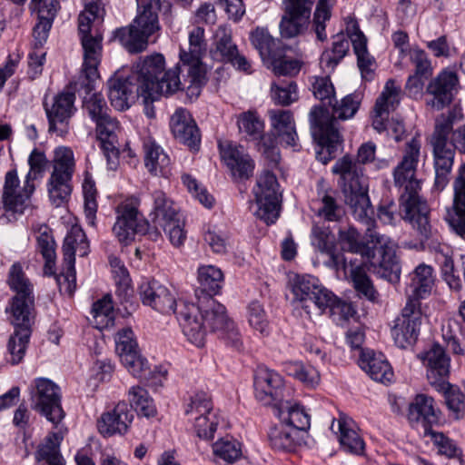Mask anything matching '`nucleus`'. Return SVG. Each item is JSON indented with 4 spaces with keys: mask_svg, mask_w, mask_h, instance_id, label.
I'll use <instances>...</instances> for the list:
<instances>
[{
    "mask_svg": "<svg viewBox=\"0 0 465 465\" xmlns=\"http://www.w3.org/2000/svg\"><path fill=\"white\" fill-rule=\"evenodd\" d=\"M420 148V141L411 138L406 143L401 161L393 170L394 185L401 190L399 214L393 203L381 206L378 214L380 220L388 224L395 223L398 216L408 221L418 232L420 242H424L433 236L434 231L429 221L428 205L419 195L420 183L416 178V172Z\"/></svg>",
    "mask_w": 465,
    "mask_h": 465,
    "instance_id": "f257e3e1",
    "label": "nucleus"
},
{
    "mask_svg": "<svg viewBox=\"0 0 465 465\" xmlns=\"http://www.w3.org/2000/svg\"><path fill=\"white\" fill-rule=\"evenodd\" d=\"M6 284L15 294L5 308V313L14 326V333L7 342L5 361L11 365H16L23 361L32 334L35 299L34 284L20 262H15L9 269Z\"/></svg>",
    "mask_w": 465,
    "mask_h": 465,
    "instance_id": "f03ea898",
    "label": "nucleus"
},
{
    "mask_svg": "<svg viewBox=\"0 0 465 465\" xmlns=\"http://www.w3.org/2000/svg\"><path fill=\"white\" fill-rule=\"evenodd\" d=\"M198 299V304L181 302L177 307L176 317L188 341L203 347L209 330L217 333L228 345L240 350V334L228 317L225 307L210 296Z\"/></svg>",
    "mask_w": 465,
    "mask_h": 465,
    "instance_id": "7ed1b4c3",
    "label": "nucleus"
},
{
    "mask_svg": "<svg viewBox=\"0 0 465 465\" xmlns=\"http://www.w3.org/2000/svg\"><path fill=\"white\" fill-rule=\"evenodd\" d=\"M361 94L353 93L343 97L340 103L332 102L334 116L330 115L327 109L314 107L311 114L312 135L321 147L316 153L317 159L327 163L341 147L342 138L337 125V119L346 120L354 116L361 103Z\"/></svg>",
    "mask_w": 465,
    "mask_h": 465,
    "instance_id": "20e7f679",
    "label": "nucleus"
},
{
    "mask_svg": "<svg viewBox=\"0 0 465 465\" xmlns=\"http://www.w3.org/2000/svg\"><path fill=\"white\" fill-rule=\"evenodd\" d=\"M346 183L343 186L344 203L351 210L353 217L365 226V240L361 241L360 232L354 227L339 231V242L343 251L360 254L362 258H371L375 255V242L371 236L380 234L374 230L376 222L374 210L369 195L362 193L360 183Z\"/></svg>",
    "mask_w": 465,
    "mask_h": 465,
    "instance_id": "39448f33",
    "label": "nucleus"
},
{
    "mask_svg": "<svg viewBox=\"0 0 465 465\" xmlns=\"http://www.w3.org/2000/svg\"><path fill=\"white\" fill-rule=\"evenodd\" d=\"M164 66L163 55L156 54L137 63L135 70L130 74L131 79L142 88V97L145 104L155 101L162 95L173 94L181 89L180 65L167 71Z\"/></svg>",
    "mask_w": 465,
    "mask_h": 465,
    "instance_id": "423d86ee",
    "label": "nucleus"
},
{
    "mask_svg": "<svg viewBox=\"0 0 465 465\" xmlns=\"http://www.w3.org/2000/svg\"><path fill=\"white\" fill-rule=\"evenodd\" d=\"M455 120V113L449 112L436 119L430 144L433 153V190L441 192L449 184L454 164V149L448 147L449 135Z\"/></svg>",
    "mask_w": 465,
    "mask_h": 465,
    "instance_id": "0eeeda50",
    "label": "nucleus"
},
{
    "mask_svg": "<svg viewBox=\"0 0 465 465\" xmlns=\"http://www.w3.org/2000/svg\"><path fill=\"white\" fill-rule=\"evenodd\" d=\"M160 6L137 7V15L126 27L114 31V38L132 54L146 49L149 37L160 29L157 10Z\"/></svg>",
    "mask_w": 465,
    "mask_h": 465,
    "instance_id": "6e6552de",
    "label": "nucleus"
},
{
    "mask_svg": "<svg viewBox=\"0 0 465 465\" xmlns=\"http://www.w3.org/2000/svg\"><path fill=\"white\" fill-rule=\"evenodd\" d=\"M99 13L97 0H90L78 17V32L84 50L83 72L89 81L98 77V65L102 54V35H91V24L99 16Z\"/></svg>",
    "mask_w": 465,
    "mask_h": 465,
    "instance_id": "1a4fd4ad",
    "label": "nucleus"
},
{
    "mask_svg": "<svg viewBox=\"0 0 465 465\" xmlns=\"http://www.w3.org/2000/svg\"><path fill=\"white\" fill-rule=\"evenodd\" d=\"M239 132L246 137L257 142V149L267 162L270 168L277 167L281 155L275 138L272 134H264V124L254 110H248L237 116Z\"/></svg>",
    "mask_w": 465,
    "mask_h": 465,
    "instance_id": "9d476101",
    "label": "nucleus"
},
{
    "mask_svg": "<svg viewBox=\"0 0 465 465\" xmlns=\"http://www.w3.org/2000/svg\"><path fill=\"white\" fill-rule=\"evenodd\" d=\"M206 43L204 41V30L198 26L193 29L189 35L188 51L180 50V62L183 68L187 69V77L190 85L188 90L199 94V89L206 84V68L203 63V57L206 53Z\"/></svg>",
    "mask_w": 465,
    "mask_h": 465,
    "instance_id": "9b49d317",
    "label": "nucleus"
},
{
    "mask_svg": "<svg viewBox=\"0 0 465 465\" xmlns=\"http://www.w3.org/2000/svg\"><path fill=\"white\" fill-rule=\"evenodd\" d=\"M53 172L48 182L49 197L53 204L60 206L71 194V180L74 172L73 151L58 147L54 151Z\"/></svg>",
    "mask_w": 465,
    "mask_h": 465,
    "instance_id": "f8f14e48",
    "label": "nucleus"
},
{
    "mask_svg": "<svg viewBox=\"0 0 465 465\" xmlns=\"http://www.w3.org/2000/svg\"><path fill=\"white\" fill-rule=\"evenodd\" d=\"M375 242V255L365 258L367 270L377 277L386 280L391 283L400 281L401 266L396 255L394 243L385 235L373 234Z\"/></svg>",
    "mask_w": 465,
    "mask_h": 465,
    "instance_id": "ddd939ff",
    "label": "nucleus"
},
{
    "mask_svg": "<svg viewBox=\"0 0 465 465\" xmlns=\"http://www.w3.org/2000/svg\"><path fill=\"white\" fill-rule=\"evenodd\" d=\"M31 408L54 424L64 417L59 387L47 378L35 379L30 388Z\"/></svg>",
    "mask_w": 465,
    "mask_h": 465,
    "instance_id": "4468645a",
    "label": "nucleus"
},
{
    "mask_svg": "<svg viewBox=\"0 0 465 465\" xmlns=\"http://www.w3.org/2000/svg\"><path fill=\"white\" fill-rule=\"evenodd\" d=\"M376 146L372 142L362 143L357 152V159L354 161L349 155L339 159L332 167V173L340 175L339 184L343 193V186L346 183H360L362 193L368 195L367 177L364 175L362 164L374 161Z\"/></svg>",
    "mask_w": 465,
    "mask_h": 465,
    "instance_id": "2eb2a0df",
    "label": "nucleus"
},
{
    "mask_svg": "<svg viewBox=\"0 0 465 465\" xmlns=\"http://www.w3.org/2000/svg\"><path fill=\"white\" fill-rule=\"evenodd\" d=\"M253 193L258 206L256 217L268 225L274 223L279 217L282 198L276 175L265 170L257 178Z\"/></svg>",
    "mask_w": 465,
    "mask_h": 465,
    "instance_id": "dca6fc26",
    "label": "nucleus"
},
{
    "mask_svg": "<svg viewBox=\"0 0 465 465\" xmlns=\"http://www.w3.org/2000/svg\"><path fill=\"white\" fill-rule=\"evenodd\" d=\"M423 318L420 302L416 300H407L401 315L396 318L391 329L394 342L399 348H411L416 343Z\"/></svg>",
    "mask_w": 465,
    "mask_h": 465,
    "instance_id": "f3484780",
    "label": "nucleus"
},
{
    "mask_svg": "<svg viewBox=\"0 0 465 465\" xmlns=\"http://www.w3.org/2000/svg\"><path fill=\"white\" fill-rule=\"evenodd\" d=\"M253 386L255 398L272 409L291 394L282 376L264 366H259L255 371Z\"/></svg>",
    "mask_w": 465,
    "mask_h": 465,
    "instance_id": "a211bd4d",
    "label": "nucleus"
},
{
    "mask_svg": "<svg viewBox=\"0 0 465 465\" xmlns=\"http://www.w3.org/2000/svg\"><path fill=\"white\" fill-rule=\"evenodd\" d=\"M315 0H283L280 32L284 38L302 34L308 27Z\"/></svg>",
    "mask_w": 465,
    "mask_h": 465,
    "instance_id": "6ab92c4d",
    "label": "nucleus"
},
{
    "mask_svg": "<svg viewBox=\"0 0 465 465\" xmlns=\"http://www.w3.org/2000/svg\"><path fill=\"white\" fill-rule=\"evenodd\" d=\"M19 183L15 170L6 173L2 203L5 209L4 216L8 222L15 220L17 215H21L24 213L28 205L29 197L35 191L34 184L30 183V173L26 176L24 193L16 192Z\"/></svg>",
    "mask_w": 465,
    "mask_h": 465,
    "instance_id": "aec40b11",
    "label": "nucleus"
},
{
    "mask_svg": "<svg viewBox=\"0 0 465 465\" xmlns=\"http://www.w3.org/2000/svg\"><path fill=\"white\" fill-rule=\"evenodd\" d=\"M115 213L116 221L113 226V232L121 243L127 245L134 240L136 235L147 231L148 222L142 217L133 203H120Z\"/></svg>",
    "mask_w": 465,
    "mask_h": 465,
    "instance_id": "412c9836",
    "label": "nucleus"
},
{
    "mask_svg": "<svg viewBox=\"0 0 465 465\" xmlns=\"http://www.w3.org/2000/svg\"><path fill=\"white\" fill-rule=\"evenodd\" d=\"M138 344L131 328H124L117 332L116 351L122 363L134 377L147 378V361L137 350Z\"/></svg>",
    "mask_w": 465,
    "mask_h": 465,
    "instance_id": "4be33fe9",
    "label": "nucleus"
},
{
    "mask_svg": "<svg viewBox=\"0 0 465 465\" xmlns=\"http://www.w3.org/2000/svg\"><path fill=\"white\" fill-rule=\"evenodd\" d=\"M85 239L86 235L82 228L73 226L64 241L63 254L66 269L57 277V282L60 291L68 293L70 296L74 294L76 289L75 247Z\"/></svg>",
    "mask_w": 465,
    "mask_h": 465,
    "instance_id": "5701e85b",
    "label": "nucleus"
},
{
    "mask_svg": "<svg viewBox=\"0 0 465 465\" xmlns=\"http://www.w3.org/2000/svg\"><path fill=\"white\" fill-rule=\"evenodd\" d=\"M74 101V92L64 91L53 98L51 106L45 104L50 133H54L61 137L68 133V121L76 110Z\"/></svg>",
    "mask_w": 465,
    "mask_h": 465,
    "instance_id": "b1692460",
    "label": "nucleus"
},
{
    "mask_svg": "<svg viewBox=\"0 0 465 465\" xmlns=\"http://www.w3.org/2000/svg\"><path fill=\"white\" fill-rule=\"evenodd\" d=\"M440 411L435 408L434 399L426 394H417L410 402L407 420L415 430H422L424 436L432 431L440 420Z\"/></svg>",
    "mask_w": 465,
    "mask_h": 465,
    "instance_id": "393cba45",
    "label": "nucleus"
},
{
    "mask_svg": "<svg viewBox=\"0 0 465 465\" xmlns=\"http://www.w3.org/2000/svg\"><path fill=\"white\" fill-rule=\"evenodd\" d=\"M459 77L450 69H443L427 85V93L433 96L429 103L433 108L441 110L450 105L458 91Z\"/></svg>",
    "mask_w": 465,
    "mask_h": 465,
    "instance_id": "a878e982",
    "label": "nucleus"
},
{
    "mask_svg": "<svg viewBox=\"0 0 465 465\" xmlns=\"http://www.w3.org/2000/svg\"><path fill=\"white\" fill-rule=\"evenodd\" d=\"M108 97L113 107L118 111L128 109L136 98L142 97V88L131 79L117 73L108 82Z\"/></svg>",
    "mask_w": 465,
    "mask_h": 465,
    "instance_id": "bb28decb",
    "label": "nucleus"
},
{
    "mask_svg": "<svg viewBox=\"0 0 465 465\" xmlns=\"http://www.w3.org/2000/svg\"><path fill=\"white\" fill-rule=\"evenodd\" d=\"M140 297L144 305L151 306L163 314H176L177 307L182 301L176 302L174 296L167 287L157 281H149L140 285Z\"/></svg>",
    "mask_w": 465,
    "mask_h": 465,
    "instance_id": "cd10ccee",
    "label": "nucleus"
},
{
    "mask_svg": "<svg viewBox=\"0 0 465 465\" xmlns=\"http://www.w3.org/2000/svg\"><path fill=\"white\" fill-rule=\"evenodd\" d=\"M312 243L322 253L328 256L324 264L335 271L346 270V259L337 250L336 238L329 227L314 225L312 230Z\"/></svg>",
    "mask_w": 465,
    "mask_h": 465,
    "instance_id": "c85d7f7f",
    "label": "nucleus"
},
{
    "mask_svg": "<svg viewBox=\"0 0 465 465\" xmlns=\"http://www.w3.org/2000/svg\"><path fill=\"white\" fill-rule=\"evenodd\" d=\"M400 87L395 85L393 79H389L377 98L372 116V127L379 133L388 129L387 124L390 112L394 111L400 104Z\"/></svg>",
    "mask_w": 465,
    "mask_h": 465,
    "instance_id": "c756f323",
    "label": "nucleus"
},
{
    "mask_svg": "<svg viewBox=\"0 0 465 465\" xmlns=\"http://www.w3.org/2000/svg\"><path fill=\"white\" fill-rule=\"evenodd\" d=\"M170 126L176 140L187 145L191 150H199L200 132L188 110L178 108L171 117Z\"/></svg>",
    "mask_w": 465,
    "mask_h": 465,
    "instance_id": "7c9ffc66",
    "label": "nucleus"
},
{
    "mask_svg": "<svg viewBox=\"0 0 465 465\" xmlns=\"http://www.w3.org/2000/svg\"><path fill=\"white\" fill-rule=\"evenodd\" d=\"M96 124L97 138L101 143V149L107 160L110 170H115L118 166L119 149L117 144L116 131L119 128L118 121L111 115L101 119Z\"/></svg>",
    "mask_w": 465,
    "mask_h": 465,
    "instance_id": "2f4dec72",
    "label": "nucleus"
},
{
    "mask_svg": "<svg viewBox=\"0 0 465 465\" xmlns=\"http://www.w3.org/2000/svg\"><path fill=\"white\" fill-rule=\"evenodd\" d=\"M133 419L134 414L129 404L124 401H119L113 410L103 413L98 420L99 432L104 437H110L116 433L124 434Z\"/></svg>",
    "mask_w": 465,
    "mask_h": 465,
    "instance_id": "473e14b6",
    "label": "nucleus"
},
{
    "mask_svg": "<svg viewBox=\"0 0 465 465\" xmlns=\"http://www.w3.org/2000/svg\"><path fill=\"white\" fill-rule=\"evenodd\" d=\"M273 413L282 423L295 429V432L307 431L311 426V417L305 409L292 401V396H287L272 409Z\"/></svg>",
    "mask_w": 465,
    "mask_h": 465,
    "instance_id": "72a5a7b5",
    "label": "nucleus"
},
{
    "mask_svg": "<svg viewBox=\"0 0 465 465\" xmlns=\"http://www.w3.org/2000/svg\"><path fill=\"white\" fill-rule=\"evenodd\" d=\"M221 156L234 176L248 179L252 175L254 163L242 146L220 143Z\"/></svg>",
    "mask_w": 465,
    "mask_h": 465,
    "instance_id": "f704fd0d",
    "label": "nucleus"
},
{
    "mask_svg": "<svg viewBox=\"0 0 465 465\" xmlns=\"http://www.w3.org/2000/svg\"><path fill=\"white\" fill-rule=\"evenodd\" d=\"M419 357L427 366V378L432 386L448 378L450 358L440 345L433 344L428 351Z\"/></svg>",
    "mask_w": 465,
    "mask_h": 465,
    "instance_id": "c9c22d12",
    "label": "nucleus"
},
{
    "mask_svg": "<svg viewBox=\"0 0 465 465\" xmlns=\"http://www.w3.org/2000/svg\"><path fill=\"white\" fill-rule=\"evenodd\" d=\"M410 61L414 66V72L408 77L406 89L411 93L420 94L428 80L433 73L431 63L428 54L420 49H413L410 52Z\"/></svg>",
    "mask_w": 465,
    "mask_h": 465,
    "instance_id": "e433bc0d",
    "label": "nucleus"
},
{
    "mask_svg": "<svg viewBox=\"0 0 465 465\" xmlns=\"http://www.w3.org/2000/svg\"><path fill=\"white\" fill-rule=\"evenodd\" d=\"M360 367L374 381L387 383L392 380L393 371L390 363L381 353L373 351L362 350L360 360Z\"/></svg>",
    "mask_w": 465,
    "mask_h": 465,
    "instance_id": "4c0bfd02",
    "label": "nucleus"
},
{
    "mask_svg": "<svg viewBox=\"0 0 465 465\" xmlns=\"http://www.w3.org/2000/svg\"><path fill=\"white\" fill-rule=\"evenodd\" d=\"M272 125L279 137L281 143L299 150L297 143L295 123L292 114L289 110H271L269 112Z\"/></svg>",
    "mask_w": 465,
    "mask_h": 465,
    "instance_id": "58836bf2",
    "label": "nucleus"
},
{
    "mask_svg": "<svg viewBox=\"0 0 465 465\" xmlns=\"http://www.w3.org/2000/svg\"><path fill=\"white\" fill-rule=\"evenodd\" d=\"M291 290L294 296V302H299L308 315L312 312V296L316 294L320 287L319 280L312 275H294L291 281Z\"/></svg>",
    "mask_w": 465,
    "mask_h": 465,
    "instance_id": "ea45409f",
    "label": "nucleus"
},
{
    "mask_svg": "<svg viewBox=\"0 0 465 465\" xmlns=\"http://www.w3.org/2000/svg\"><path fill=\"white\" fill-rule=\"evenodd\" d=\"M144 163L148 172L155 176L168 177L171 174V160L154 141L143 143Z\"/></svg>",
    "mask_w": 465,
    "mask_h": 465,
    "instance_id": "a19ab883",
    "label": "nucleus"
},
{
    "mask_svg": "<svg viewBox=\"0 0 465 465\" xmlns=\"http://www.w3.org/2000/svg\"><path fill=\"white\" fill-rule=\"evenodd\" d=\"M33 11L38 15V23L33 30V35L35 40V46H41L48 37V33L52 27L54 18L59 8V3L56 0H49V3L43 2L35 8L31 5Z\"/></svg>",
    "mask_w": 465,
    "mask_h": 465,
    "instance_id": "79ce46f5",
    "label": "nucleus"
},
{
    "mask_svg": "<svg viewBox=\"0 0 465 465\" xmlns=\"http://www.w3.org/2000/svg\"><path fill=\"white\" fill-rule=\"evenodd\" d=\"M433 286L432 268L429 265L420 264L411 276V282L407 288V300H420L428 295Z\"/></svg>",
    "mask_w": 465,
    "mask_h": 465,
    "instance_id": "37998d69",
    "label": "nucleus"
},
{
    "mask_svg": "<svg viewBox=\"0 0 465 465\" xmlns=\"http://www.w3.org/2000/svg\"><path fill=\"white\" fill-rule=\"evenodd\" d=\"M251 42L266 63L275 57L284 46L280 39L273 38L264 28H256L251 34Z\"/></svg>",
    "mask_w": 465,
    "mask_h": 465,
    "instance_id": "c03bdc74",
    "label": "nucleus"
},
{
    "mask_svg": "<svg viewBox=\"0 0 465 465\" xmlns=\"http://www.w3.org/2000/svg\"><path fill=\"white\" fill-rule=\"evenodd\" d=\"M337 429L340 432L339 440L344 450L361 454L364 450V441L353 429L352 420L346 417H340L337 420Z\"/></svg>",
    "mask_w": 465,
    "mask_h": 465,
    "instance_id": "a18cd8bd",
    "label": "nucleus"
},
{
    "mask_svg": "<svg viewBox=\"0 0 465 465\" xmlns=\"http://www.w3.org/2000/svg\"><path fill=\"white\" fill-rule=\"evenodd\" d=\"M268 440L272 449L292 451L298 444V433L281 422L270 429Z\"/></svg>",
    "mask_w": 465,
    "mask_h": 465,
    "instance_id": "49530a36",
    "label": "nucleus"
},
{
    "mask_svg": "<svg viewBox=\"0 0 465 465\" xmlns=\"http://www.w3.org/2000/svg\"><path fill=\"white\" fill-rule=\"evenodd\" d=\"M213 450L226 465H249L242 457L241 444L232 438H223L216 441Z\"/></svg>",
    "mask_w": 465,
    "mask_h": 465,
    "instance_id": "de8ad7c7",
    "label": "nucleus"
},
{
    "mask_svg": "<svg viewBox=\"0 0 465 465\" xmlns=\"http://www.w3.org/2000/svg\"><path fill=\"white\" fill-rule=\"evenodd\" d=\"M198 281L200 292L204 294L203 297H213L222 288L223 274L219 268L213 265H205L198 270Z\"/></svg>",
    "mask_w": 465,
    "mask_h": 465,
    "instance_id": "09e8293b",
    "label": "nucleus"
},
{
    "mask_svg": "<svg viewBox=\"0 0 465 465\" xmlns=\"http://www.w3.org/2000/svg\"><path fill=\"white\" fill-rule=\"evenodd\" d=\"M367 271L366 262H364L363 264L352 267L350 276L358 294L371 302H375L378 299L379 293L367 274Z\"/></svg>",
    "mask_w": 465,
    "mask_h": 465,
    "instance_id": "8fccbe9b",
    "label": "nucleus"
},
{
    "mask_svg": "<svg viewBox=\"0 0 465 465\" xmlns=\"http://www.w3.org/2000/svg\"><path fill=\"white\" fill-rule=\"evenodd\" d=\"M350 48V41L343 35H337L332 42L331 48L325 50L320 59L321 65L330 71L340 64L346 56Z\"/></svg>",
    "mask_w": 465,
    "mask_h": 465,
    "instance_id": "3c124183",
    "label": "nucleus"
},
{
    "mask_svg": "<svg viewBox=\"0 0 465 465\" xmlns=\"http://www.w3.org/2000/svg\"><path fill=\"white\" fill-rule=\"evenodd\" d=\"M215 48L213 53L214 59L227 61L237 52V46L232 39V30L226 25H220L214 34Z\"/></svg>",
    "mask_w": 465,
    "mask_h": 465,
    "instance_id": "603ef678",
    "label": "nucleus"
},
{
    "mask_svg": "<svg viewBox=\"0 0 465 465\" xmlns=\"http://www.w3.org/2000/svg\"><path fill=\"white\" fill-rule=\"evenodd\" d=\"M152 199L153 207L151 214L153 216V223L156 225L180 214L173 202L162 190L153 192Z\"/></svg>",
    "mask_w": 465,
    "mask_h": 465,
    "instance_id": "864d4df0",
    "label": "nucleus"
},
{
    "mask_svg": "<svg viewBox=\"0 0 465 465\" xmlns=\"http://www.w3.org/2000/svg\"><path fill=\"white\" fill-rule=\"evenodd\" d=\"M129 408H134L139 415L146 418L153 417L156 414V408L148 391L141 386H133L128 391Z\"/></svg>",
    "mask_w": 465,
    "mask_h": 465,
    "instance_id": "5fc2aeb1",
    "label": "nucleus"
},
{
    "mask_svg": "<svg viewBox=\"0 0 465 465\" xmlns=\"http://www.w3.org/2000/svg\"><path fill=\"white\" fill-rule=\"evenodd\" d=\"M433 387L438 391L443 392L448 409L454 413L456 419H459L465 408L464 394L458 387L450 384L447 379L438 382Z\"/></svg>",
    "mask_w": 465,
    "mask_h": 465,
    "instance_id": "6e6d98bb",
    "label": "nucleus"
},
{
    "mask_svg": "<svg viewBox=\"0 0 465 465\" xmlns=\"http://www.w3.org/2000/svg\"><path fill=\"white\" fill-rule=\"evenodd\" d=\"M288 48L284 45L279 54L271 59L267 64L274 74L283 76H295L299 74L302 63L294 58H290L285 54Z\"/></svg>",
    "mask_w": 465,
    "mask_h": 465,
    "instance_id": "4d7b16f0",
    "label": "nucleus"
},
{
    "mask_svg": "<svg viewBox=\"0 0 465 465\" xmlns=\"http://www.w3.org/2000/svg\"><path fill=\"white\" fill-rule=\"evenodd\" d=\"M335 2L336 0H318L316 5L312 18V29L316 34L317 39L322 42L327 39L325 23L329 21L331 16V8Z\"/></svg>",
    "mask_w": 465,
    "mask_h": 465,
    "instance_id": "13d9d810",
    "label": "nucleus"
},
{
    "mask_svg": "<svg viewBox=\"0 0 465 465\" xmlns=\"http://www.w3.org/2000/svg\"><path fill=\"white\" fill-rule=\"evenodd\" d=\"M37 246L39 252L45 261V271L52 270V268L54 266L56 258L55 242L47 226L40 229L39 235L37 236Z\"/></svg>",
    "mask_w": 465,
    "mask_h": 465,
    "instance_id": "bf43d9fd",
    "label": "nucleus"
},
{
    "mask_svg": "<svg viewBox=\"0 0 465 465\" xmlns=\"http://www.w3.org/2000/svg\"><path fill=\"white\" fill-rule=\"evenodd\" d=\"M286 370L289 375L300 381L307 387H314L319 383V372L311 365H304L298 361L290 362L287 364Z\"/></svg>",
    "mask_w": 465,
    "mask_h": 465,
    "instance_id": "052dcab7",
    "label": "nucleus"
},
{
    "mask_svg": "<svg viewBox=\"0 0 465 465\" xmlns=\"http://www.w3.org/2000/svg\"><path fill=\"white\" fill-rule=\"evenodd\" d=\"M211 413H219V411L213 410L211 396L203 391L195 393L185 409V414L190 416L191 420H193L196 415L205 416Z\"/></svg>",
    "mask_w": 465,
    "mask_h": 465,
    "instance_id": "680f3d73",
    "label": "nucleus"
},
{
    "mask_svg": "<svg viewBox=\"0 0 465 465\" xmlns=\"http://www.w3.org/2000/svg\"><path fill=\"white\" fill-rule=\"evenodd\" d=\"M193 426L197 436L201 439L213 440L214 432L221 421L219 413H211L209 415H196L194 417Z\"/></svg>",
    "mask_w": 465,
    "mask_h": 465,
    "instance_id": "e2e57ef3",
    "label": "nucleus"
},
{
    "mask_svg": "<svg viewBox=\"0 0 465 465\" xmlns=\"http://www.w3.org/2000/svg\"><path fill=\"white\" fill-rule=\"evenodd\" d=\"M92 313L96 322L102 327H108L114 324V312L111 295H104L93 304Z\"/></svg>",
    "mask_w": 465,
    "mask_h": 465,
    "instance_id": "0e129e2a",
    "label": "nucleus"
},
{
    "mask_svg": "<svg viewBox=\"0 0 465 465\" xmlns=\"http://www.w3.org/2000/svg\"><path fill=\"white\" fill-rule=\"evenodd\" d=\"M163 232L168 235L171 243L179 247L183 244L186 239V232L184 231V221L181 214L158 224Z\"/></svg>",
    "mask_w": 465,
    "mask_h": 465,
    "instance_id": "69168bd1",
    "label": "nucleus"
},
{
    "mask_svg": "<svg viewBox=\"0 0 465 465\" xmlns=\"http://www.w3.org/2000/svg\"><path fill=\"white\" fill-rule=\"evenodd\" d=\"M271 97L272 101L281 105H289L298 99L297 84L294 82L272 84Z\"/></svg>",
    "mask_w": 465,
    "mask_h": 465,
    "instance_id": "338daca9",
    "label": "nucleus"
},
{
    "mask_svg": "<svg viewBox=\"0 0 465 465\" xmlns=\"http://www.w3.org/2000/svg\"><path fill=\"white\" fill-rule=\"evenodd\" d=\"M322 206L318 210V215L329 222H339L343 214V209L339 205L335 198L328 192L319 193Z\"/></svg>",
    "mask_w": 465,
    "mask_h": 465,
    "instance_id": "774afa93",
    "label": "nucleus"
}]
</instances>
